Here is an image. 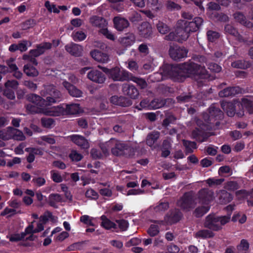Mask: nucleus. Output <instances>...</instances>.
<instances>
[{
  "mask_svg": "<svg viewBox=\"0 0 253 253\" xmlns=\"http://www.w3.org/2000/svg\"><path fill=\"white\" fill-rule=\"evenodd\" d=\"M204 20L200 17H196L190 22L185 20L179 21L178 24L180 25L181 27L178 29L180 31L178 33H181V39L186 40L189 37L190 33L199 30Z\"/></svg>",
  "mask_w": 253,
  "mask_h": 253,
  "instance_id": "nucleus-1",
  "label": "nucleus"
},
{
  "mask_svg": "<svg viewBox=\"0 0 253 253\" xmlns=\"http://www.w3.org/2000/svg\"><path fill=\"white\" fill-rule=\"evenodd\" d=\"M209 113H204L203 118L211 127L216 128L223 118V113L216 105L213 104L209 108Z\"/></svg>",
  "mask_w": 253,
  "mask_h": 253,
  "instance_id": "nucleus-2",
  "label": "nucleus"
},
{
  "mask_svg": "<svg viewBox=\"0 0 253 253\" xmlns=\"http://www.w3.org/2000/svg\"><path fill=\"white\" fill-rule=\"evenodd\" d=\"M29 102L33 104L26 105V110L31 114H42L45 115L47 103L45 100L40 95L30 94L27 98Z\"/></svg>",
  "mask_w": 253,
  "mask_h": 253,
  "instance_id": "nucleus-3",
  "label": "nucleus"
},
{
  "mask_svg": "<svg viewBox=\"0 0 253 253\" xmlns=\"http://www.w3.org/2000/svg\"><path fill=\"white\" fill-rule=\"evenodd\" d=\"M160 71L163 73L165 79L170 78L175 81L182 82L186 79V76L183 75L179 65L164 64L160 68Z\"/></svg>",
  "mask_w": 253,
  "mask_h": 253,
  "instance_id": "nucleus-4",
  "label": "nucleus"
},
{
  "mask_svg": "<svg viewBox=\"0 0 253 253\" xmlns=\"http://www.w3.org/2000/svg\"><path fill=\"white\" fill-rule=\"evenodd\" d=\"M228 216H217L214 214H209L205 219L204 227L214 231H218L222 229V226L230 220Z\"/></svg>",
  "mask_w": 253,
  "mask_h": 253,
  "instance_id": "nucleus-5",
  "label": "nucleus"
},
{
  "mask_svg": "<svg viewBox=\"0 0 253 253\" xmlns=\"http://www.w3.org/2000/svg\"><path fill=\"white\" fill-rule=\"evenodd\" d=\"M98 67L102 69L109 78L112 79L114 81L123 82L129 80L130 73L125 70H121L118 67H115L111 69H108L106 67H101L100 66H98Z\"/></svg>",
  "mask_w": 253,
  "mask_h": 253,
  "instance_id": "nucleus-6",
  "label": "nucleus"
},
{
  "mask_svg": "<svg viewBox=\"0 0 253 253\" xmlns=\"http://www.w3.org/2000/svg\"><path fill=\"white\" fill-rule=\"evenodd\" d=\"M42 95L46 97L45 100L47 103V106H50L53 103L59 102L62 98L60 91L53 85L45 86Z\"/></svg>",
  "mask_w": 253,
  "mask_h": 253,
  "instance_id": "nucleus-7",
  "label": "nucleus"
},
{
  "mask_svg": "<svg viewBox=\"0 0 253 253\" xmlns=\"http://www.w3.org/2000/svg\"><path fill=\"white\" fill-rule=\"evenodd\" d=\"M180 68L183 75L186 76V78L188 75H204L206 72L205 66L191 61L184 62L180 65Z\"/></svg>",
  "mask_w": 253,
  "mask_h": 253,
  "instance_id": "nucleus-8",
  "label": "nucleus"
},
{
  "mask_svg": "<svg viewBox=\"0 0 253 253\" xmlns=\"http://www.w3.org/2000/svg\"><path fill=\"white\" fill-rule=\"evenodd\" d=\"M196 205V202L190 192H186L177 201V206L182 211H189L194 209Z\"/></svg>",
  "mask_w": 253,
  "mask_h": 253,
  "instance_id": "nucleus-9",
  "label": "nucleus"
},
{
  "mask_svg": "<svg viewBox=\"0 0 253 253\" xmlns=\"http://www.w3.org/2000/svg\"><path fill=\"white\" fill-rule=\"evenodd\" d=\"M183 216V213L179 209H171L165 215L164 220L168 224L172 225L181 220Z\"/></svg>",
  "mask_w": 253,
  "mask_h": 253,
  "instance_id": "nucleus-10",
  "label": "nucleus"
},
{
  "mask_svg": "<svg viewBox=\"0 0 253 253\" xmlns=\"http://www.w3.org/2000/svg\"><path fill=\"white\" fill-rule=\"evenodd\" d=\"M198 197L200 203L209 205L213 200V192L209 188H203L199 191Z\"/></svg>",
  "mask_w": 253,
  "mask_h": 253,
  "instance_id": "nucleus-11",
  "label": "nucleus"
},
{
  "mask_svg": "<svg viewBox=\"0 0 253 253\" xmlns=\"http://www.w3.org/2000/svg\"><path fill=\"white\" fill-rule=\"evenodd\" d=\"M188 50L184 47H171L169 50L170 57L174 60L178 61L187 56Z\"/></svg>",
  "mask_w": 253,
  "mask_h": 253,
  "instance_id": "nucleus-12",
  "label": "nucleus"
},
{
  "mask_svg": "<svg viewBox=\"0 0 253 253\" xmlns=\"http://www.w3.org/2000/svg\"><path fill=\"white\" fill-rule=\"evenodd\" d=\"M36 47V48L30 50L29 54L31 56L37 57L43 54L46 50L50 49L52 44L49 42H44L37 44Z\"/></svg>",
  "mask_w": 253,
  "mask_h": 253,
  "instance_id": "nucleus-13",
  "label": "nucleus"
},
{
  "mask_svg": "<svg viewBox=\"0 0 253 253\" xmlns=\"http://www.w3.org/2000/svg\"><path fill=\"white\" fill-rule=\"evenodd\" d=\"M87 76L90 81L98 84H102L106 80L105 75L97 70H91L87 73Z\"/></svg>",
  "mask_w": 253,
  "mask_h": 253,
  "instance_id": "nucleus-14",
  "label": "nucleus"
},
{
  "mask_svg": "<svg viewBox=\"0 0 253 253\" xmlns=\"http://www.w3.org/2000/svg\"><path fill=\"white\" fill-rule=\"evenodd\" d=\"M139 35L145 39L152 37L153 32L151 25L148 22H143L138 27Z\"/></svg>",
  "mask_w": 253,
  "mask_h": 253,
  "instance_id": "nucleus-15",
  "label": "nucleus"
},
{
  "mask_svg": "<svg viewBox=\"0 0 253 253\" xmlns=\"http://www.w3.org/2000/svg\"><path fill=\"white\" fill-rule=\"evenodd\" d=\"M15 59L14 58H10L6 61L8 67L0 65V81L2 79L1 74H5L7 72H13V75L16 77V64L14 63Z\"/></svg>",
  "mask_w": 253,
  "mask_h": 253,
  "instance_id": "nucleus-16",
  "label": "nucleus"
},
{
  "mask_svg": "<svg viewBox=\"0 0 253 253\" xmlns=\"http://www.w3.org/2000/svg\"><path fill=\"white\" fill-rule=\"evenodd\" d=\"M66 110L64 104L48 108L46 107L45 115L49 116L58 117L65 114Z\"/></svg>",
  "mask_w": 253,
  "mask_h": 253,
  "instance_id": "nucleus-17",
  "label": "nucleus"
},
{
  "mask_svg": "<svg viewBox=\"0 0 253 253\" xmlns=\"http://www.w3.org/2000/svg\"><path fill=\"white\" fill-rule=\"evenodd\" d=\"M241 93V88L239 86H229L220 90L218 95L220 97H232Z\"/></svg>",
  "mask_w": 253,
  "mask_h": 253,
  "instance_id": "nucleus-18",
  "label": "nucleus"
},
{
  "mask_svg": "<svg viewBox=\"0 0 253 253\" xmlns=\"http://www.w3.org/2000/svg\"><path fill=\"white\" fill-rule=\"evenodd\" d=\"M69 137L73 143L82 149H88L89 147L87 139L84 136L78 134H73L69 136Z\"/></svg>",
  "mask_w": 253,
  "mask_h": 253,
  "instance_id": "nucleus-19",
  "label": "nucleus"
},
{
  "mask_svg": "<svg viewBox=\"0 0 253 253\" xmlns=\"http://www.w3.org/2000/svg\"><path fill=\"white\" fill-rule=\"evenodd\" d=\"M4 85L5 88L3 90V95L8 99H14L15 95L13 89L16 88V81H7Z\"/></svg>",
  "mask_w": 253,
  "mask_h": 253,
  "instance_id": "nucleus-20",
  "label": "nucleus"
},
{
  "mask_svg": "<svg viewBox=\"0 0 253 253\" xmlns=\"http://www.w3.org/2000/svg\"><path fill=\"white\" fill-rule=\"evenodd\" d=\"M123 92L131 99H135L139 95V91L136 87L131 84H125L123 86Z\"/></svg>",
  "mask_w": 253,
  "mask_h": 253,
  "instance_id": "nucleus-21",
  "label": "nucleus"
},
{
  "mask_svg": "<svg viewBox=\"0 0 253 253\" xmlns=\"http://www.w3.org/2000/svg\"><path fill=\"white\" fill-rule=\"evenodd\" d=\"M110 101L113 104L122 107H128L132 104V101L125 96H113L111 97Z\"/></svg>",
  "mask_w": 253,
  "mask_h": 253,
  "instance_id": "nucleus-22",
  "label": "nucleus"
},
{
  "mask_svg": "<svg viewBox=\"0 0 253 253\" xmlns=\"http://www.w3.org/2000/svg\"><path fill=\"white\" fill-rule=\"evenodd\" d=\"M233 16L236 22L248 28H251L253 27V23L247 19L246 16L242 12L237 11L233 14Z\"/></svg>",
  "mask_w": 253,
  "mask_h": 253,
  "instance_id": "nucleus-23",
  "label": "nucleus"
},
{
  "mask_svg": "<svg viewBox=\"0 0 253 253\" xmlns=\"http://www.w3.org/2000/svg\"><path fill=\"white\" fill-rule=\"evenodd\" d=\"M63 85L70 95L75 97H80L82 96L83 92L71 83L64 81L63 82Z\"/></svg>",
  "mask_w": 253,
  "mask_h": 253,
  "instance_id": "nucleus-24",
  "label": "nucleus"
},
{
  "mask_svg": "<svg viewBox=\"0 0 253 253\" xmlns=\"http://www.w3.org/2000/svg\"><path fill=\"white\" fill-rule=\"evenodd\" d=\"M128 147L124 143H116L114 147L111 149V152L113 155L116 156H124L126 155V151H127Z\"/></svg>",
  "mask_w": 253,
  "mask_h": 253,
  "instance_id": "nucleus-25",
  "label": "nucleus"
},
{
  "mask_svg": "<svg viewBox=\"0 0 253 253\" xmlns=\"http://www.w3.org/2000/svg\"><path fill=\"white\" fill-rule=\"evenodd\" d=\"M113 23L115 28L120 31H123L129 26V22L127 20L124 18L116 16L113 19Z\"/></svg>",
  "mask_w": 253,
  "mask_h": 253,
  "instance_id": "nucleus-26",
  "label": "nucleus"
},
{
  "mask_svg": "<svg viewBox=\"0 0 253 253\" xmlns=\"http://www.w3.org/2000/svg\"><path fill=\"white\" fill-rule=\"evenodd\" d=\"M65 49L70 54L76 57H79L82 54V46L76 43L66 45Z\"/></svg>",
  "mask_w": 253,
  "mask_h": 253,
  "instance_id": "nucleus-27",
  "label": "nucleus"
},
{
  "mask_svg": "<svg viewBox=\"0 0 253 253\" xmlns=\"http://www.w3.org/2000/svg\"><path fill=\"white\" fill-rule=\"evenodd\" d=\"M90 55L95 60L99 62L107 63L109 60L108 54L99 50L95 49L91 51Z\"/></svg>",
  "mask_w": 253,
  "mask_h": 253,
  "instance_id": "nucleus-28",
  "label": "nucleus"
},
{
  "mask_svg": "<svg viewBox=\"0 0 253 253\" xmlns=\"http://www.w3.org/2000/svg\"><path fill=\"white\" fill-rule=\"evenodd\" d=\"M90 22L92 25L102 29L105 28L107 25V22L103 17L98 16H93L90 19Z\"/></svg>",
  "mask_w": 253,
  "mask_h": 253,
  "instance_id": "nucleus-29",
  "label": "nucleus"
},
{
  "mask_svg": "<svg viewBox=\"0 0 253 253\" xmlns=\"http://www.w3.org/2000/svg\"><path fill=\"white\" fill-rule=\"evenodd\" d=\"M100 219L101 220V226L104 229L110 230L117 228V225L115 222L111 221L106 215H102L100 217Z\"/></svg>",
  "mask_w": 253,
  "mask_h": 253,
  "instance_id": "nucleus-30",
  "label": "nucleus"
},
{
  "mask_svg": "<svg viewBox=\"0 0 253 253\" xmlns=\"http://www.w3.org/2000/svg\"><path fill=\"white\" fill-rule=\"evenodd\" d=\"M219 202L221 204H227L230 202L233 199L231 194L225 190H222L219 193Z\"/></svg>",
  "mask_w": 253,
  "mask_h": 253,
  "instance_id": "nucleus-31",
  "label": "nucleus"
},
{
  "mask_svg": "<svg viewBox=\"0 0 253 253\" xmlns=\"http://www.w3.org/2000/svg\"><path fill=\"white\" fill-rule=\"evenodd\" d=\"M62 200L61 195L58 193H52L48 196V204L50 207L56 208L57 207L56 203L61 202Z\"/></svg>",
  "mask_w": 253,
  "mask_h": 253,
  "instance_id": "nucleus-32",
  "label": "nucleus"
},
{
  "mask_svg": "<svg viewBox=\"0 0 253 253\" xmlns=\"http://www.w3.org/2000/svg\"><path fill=\"white\" fill-rule=\"evenodd\" d=\"M192 135L193 138L200 142L206 141L208 139L207 134L198 128L193 130L192 132Z\"/></svg>",
  "mask_w": 253,
  "mask_h": 253,
  "instance_id": "nucleus-33",
  "label": "nucleus"
},
{
  "mask_svg": "<svg viewBox=\"0 0 253 253\" xmlns=\"http://www.w3.org/2000/svg\"><path fill=\"white\" fill-rule=\"evenodd\" d=\"M183 146L185 147L186 154L192 153L194 149L197 148V143L195 142L183 139L182 140Z\"/></svg>",
  "mask_w": 253,
  "mask_h": 253,
  "instance_id": "nucleus-34",
  "label": "nucleus"
},
{
  "mask_svg": "<svg viewBox=\"0 0 253 253\" xmlns=\"http://www.w3.org/2000/svg\"><path fill=\"white\" fill-rule=\"evenodd\" d=\"M171 147L170 142L167 139L164 140L161 148L162 151L161 157L163 158L168 157L170 153Z\"/></svg>",
  "mask_w": 253,
  "mask_h": 253,
  "instance_id": "nucleus-35",
  "label": "nucleus"
},
{
  "mask_svg": "<svg viewBox=\"0 0 253 253\" xmlns=\"http://www.w3.org/2000/svg\"><path fill=\"white\" fill-rule=\"evenodd\" d=\"M221 107L229 117H232L235 115V105L233 103L229 102L225 104H222Z\"/></svg>",
  "mask_w": 253,
  "mask_h": 253,
  "instance_id": "nucleus-36",
  "label": "nucleus"
},
{
  "mask_svg": "<svg viewBox=\"0 0 253 253\" xmlns=\"http://www.w3.org/2000/svg\"><path fill=\"white\" fill-rule=\"evenodd\" d=\"M135 41V37L133 34H129L126 37L122 38L121 44L125 47H127L132 45Z\"/></svg>",
  "mask_w": 253,
  "mask_h": 253,
  "instance_id": "nucleus-37",
  "label": "nucleus"
},
{
  "mask_svg": "<svg viewBox=\"0 0 253 253\" xmlns=\"http://www.w3.org/2000/svg\"><path fill=\"white\" fill-rule=\"evenodd\" d=\"M210 209V206L209 205L199 206L195 209L193 211V215L197 218L201 217Z\"/></svg>",
  "mask_w": 253,
  "mask_h": 253,
  "instance_id": "nucleus-38",
  "label": "nucleus"
},
{
  "mask_svg": "<svg viewBox=\"0 0 253 253\" xmlns=\"http://www.w3.org/2000/svg\"><path fill=\"white\" fill-rule=\"evenodd\" d=\"M160 137V133L158 131H154L148 134L146 139V144L150 147L157 141Z\"/></svg>",
  "mask_w": 253,
  "mask_h": 253,
  "instance_id": "nucleus-39",
  "label": "nucleus"
},
{
  "mask_svg": "<svg viewBox=\"0 0 253 253\" xmlns=\"http://www.w3.org/2000/svg\"><path fill=\"white\" fill-rule=\"evenodd\" d=\"M231 66L235 68L246 69L251 66V63L244 60H238L232 62Z\"/></svg>",
  "mask_w": 253,
  "mask_h": 253,
  "instance_id": "nucleus-40",
  "label": "nucleus"
},
{
  "mask_svg": "<svg viewBox=\"0 0 253 253\" xmlns=\"http://www.w3.org/2000/svg\"><path fill=\"white\" fill-rule=\"evenodd\" d=\"M24 72L27 76L31 77H36L39 74L37 69L30 64L24 65Z\"/></svg>",
  "mask_w": 253,
  "mask_h": 253,
  "instance_id": "nucleus-41",
  "label": "nucleus"
},
{
  "mask_svg": "<svg viewBox=\"0 0 253 253\" xmlns=\"http://www.w3.org/2000/svg\"><path fill=\"white\" fill-rule=\"evenodd\" d=\"M65 114L75 115L80 112V107L79 104H72L70 105H66Z\"/></svg>",
  "mask_w": 253,
  "mask_h": 253,
  "instance_id": "nucleus-42",
  "label": "nucleus"
},
{
  "mask_svg": "<svg viewBox=\"0 0 253 253\" xmlns=\"http://www.w3.org/2000/svg\"><path fill=\"white\" fill-rule=\"evenodd\" d=\"M129 80H131L137 84V85H138L141 89H144L147 86V84L144 79L133 76L131 73H130Z\"/></svg>",
  "mask_w": 253,
  "mask_h": 253,
  "instance_id": "nucleus-43",
  "label": "nucleus"
},
{
  "mask_svg": "<svg viewBox=\"0 0 253 253\" xmlns=\"http://www.w3.org/2000/svg\"><path fill=\"white\" fill-rule=\"evenodd\" d=\"M196 237L202 239L211 238L214 236V234L208 229H203L198 231L196 233Z\"/></svg>",
  "mask_w": 253,
  "mask_h": 253,
  "instance_id": "nucleus-44",
  "label": "nucleus"
},
{
  "mask_svg": "<svg viewBox=\"0 0 253 253\" xmlns=\"http://www.w3.org/2000/svg\"><path fill=\"white\" fill-rule=\"evenodd\" d=\"M249 243L245 239H242L240 244L237 246V249L241 253H249Z\"/></svg>",
  "mask_w": 253,
  "mask_h": 253,
  "instance_id": "nucleus-45",
  "label": "nucleus"
},
{
  "mask_svg": "<svg viewBox=\"0 0 253 253\" xmlns=\"http://www.w3.org/2000/svg\"><path fill=\"white\" fill-rule=\"evenodd\" d=\"M42 126L46 128H51L55 124L54 120L50 118H42L41 119Z\"/></svg>",
  "mask_w": 253,
  "mask_h": 253,
  "instance_id": "nucleus-46",
  "label": "nucleus"
},
{
  "mask_svg": "<svg viewBox=\"0 0 253 253\" xmlns=\"http://www.w3.org/2000/svg\"><path fill=\"white\" fill-rule=\"evenodd\" d=\"M212 16L214 20L219 22H226L229 20V18L227 15L223 13H218L214 12L212 13Z\"/></svg>",
  "mask_w": 253,
  "mask_h": 253,
  "instance_id": "nucleus-47",
  "label": "nucleus"
},
{
  "mask_svg": "<svg viewBox=\"0 0 253 253\" xmlns=\"http://www.w3.org/2000/svg\"><path fill=\"white\" fill-rule=\"evenodd\" d=\"M156 27L160 33L161 34H166L170 31L169 27L165 23L159 21L156 25Z\"/></svg>",
  "mask_w": 253,
  "mask_h": 253,
  "instance_id": "nucleus-48",
  "label": "nucleus"
},
{
  "mask_svg": "<svg viewBox=\"0 0 253 253\" xmlns=\"http://www.w3.org/2000/svg\"><path fill=\"white\" fill-rule=\"evenodd\" d=\"M169 207V204L168 202L160 201L158 205L154 208V210L156 212L164 211L167 210Z\"/></svg>",
  "mask_w": 253,
  "mask_h": 253,
  "instance_id": "nucleus-49",
  "label": "nucleus"
},
{
  "mask_svg": "<svg viewBox=\"0 0 253 253\" xmlns=\"http://www.w3.org/2000/svg\"><path fill=\"white\" fill-rule=\"evenodd\" d=\"M115 222L118 224L119 228L122 231H125L127 230L129 226V223L127 220L124 219H116Z\"/></svg>",
  "mask_w": 253,
  "mask_h": 253,
  "instance_id": "nucleus-50",
  "label": "nucleus"
},
{
  "mask_svg": "<svg viewBox=\"0 0 253 253\" xmlns=\"http://www.w3.org/2000/svg\"><path fill=\"white\" fill-rule=\"evenodd\" d=\"M150 78L153 82H159L165 80L163 73L160 70L158 72L154 73L150 76Z\"/></svg>",
  "mask_w": 253,
  "mask_h": 253,
  "instance_id": "nucleus-51",
  "label": "nucleus"
},
{
  "mask_svg": "<svg viewBox=\"0 0 253 253\" xmlns=\"http://www.w3.org/2000/svg\"><path fill=\"white\" fill-rule=\"evenodd\" d=\"M159 232V227L155 224H151L147 230V233L151 237L157 236Z\"/></svg>",
  "mask_w": 253,
  "mask_h": 253,
  "instance_id": "nucleus-52",
  "label": "nucleus"
},
{
  "mask_svg": "<svg viewBox=\"0 0 253 253\" xmlns=\"http://www.w3.org/2000/svg\"><path fill=\"white\" fill-rule=\"evenodd\" d=\"M54 216L51 211H46L44 212L43 215H42L40 217V221L42 222V223L45 224L48 220L49 219H53Z\"/></svg>",
  "mask_w": 253,
  "mask_h": 253,
  "instance_id": "nucleus-53",
  "label": "nucleus"
},
{
  "mask_svg": "<svg viewBox=\"0 0 253 253\" xmlns=\"http://www.w3.org/2000/svg\"><path fill=\"white\" fill-rule=\"evenodd\" d=\"M34 227L33 225H29L25 230V233H22L21 235L17 233V241H20L25 238V235L26 234H32L35 233Z\"/></svg>",
  "mask_w": 253,
  "mask_h": 253,
  "instance_id": "nucleus-54",
  "label": "nucleus"
},
{
  "mask_svg": "<svg viewBox=\"0 0 253 253\" xmlns=\"http://www.w3.org/2000/svg\"><path fill=\"white\" fill-rule=\"evenodd\" d=\"M224 181L223 178H209L206 180L207 183L209 186L221 185Z\"/></svg>",
  "mask_w": 253,
  "mask_h": 253,
  "instance_id": "nucleus-55",
  "label": "nucleus"
},
{
  "mask_svg": "<svg viewBox=\"0 0 253 253\" xmlns=\"http://www.w3.org/2000/svg\"><path fill=\"white\" fill-rule=\"evenodd\" d=\"M36 24V21L34 19H29L24 22L22 24V28L24 30L33 28Z\"/></svg>",
  "mask_w": 253,
  "mask_h": 253,
  "instance_id": "nucleus-56",
  "label": "nucleus"
},
{
  "mask_svg": "<svg viewBox=\"0 0 253 253\" xmlns=\"http://www.w3.org/2000/svg\"><path fill=\"white\" fill-rule=\"evenodd\" d=\"M123 209V205L122 203H116L110 209H108L105 213L111 214L113 212L120 211Z\"/></svg>",
  "mask_w": 253,
  "mask_h": 253,
  "instance_id": "nucleus-57",
  "label": "nucleus"
},
{
  "mask_svg": "<svg viewBox=\"0 0 253 253\" xmlns=\"http://www.w3.org/2000/svg\"><path fill=\"white\" fill-rule=\"evenodd\" d=\"M208 40L211 42H213L219 38V33L215 31L209 30L207 33Z\"/></svg>",
  "mask_w": 253,
  "mask_h": 253,
  "instance_id": "nucleus-58",
  "label": "nucleus"
},
{
  "mask_svg": "<svg viewBox=\"0 0 253 253\" xmlns=\"http://www.w3.org/2000/svg\"><path fill=\"white\" fill-rule=\"evenodd\" d=\"M166 6L167 9L168 10H170V11H172V10H179L181 8V6H180V5H179L177 3H176L175 2H174L173 1H170V0L167 1V3L166 4Z\"/></svg>",
  "mask_w": 253,
  "mask_h": 253,
  "instance_id": "nucleus-59",
  "label": "nucleus"
},
{
  "mask_svg": "<svg viewBox=\"0 0 253 253\" xmlns=\"http://www.w3.org/2000/svg\"><path fill=\"white\" fill-rule=\"evenodd\" d=\"M86 37V35L83 31H79L73 33V38L76 42L82 41L85 39Z\"/></svg>",
  "mask_w": 253,
  "mask_h": 253,
  "instance_id": "nucleus-60",
  "label": "nucleus"
},
{
  "mask_svg": "<svg viewBox=\"0 0 253 253\" xmlns=\"http://www.w3.org/2000/svg\"><path fill=\"white\" fill-rule=\"evenodd\" d=\"M85 196L87 198L93 200H96L98 198V193L91 188L86 190Z\"/></svg>",
  "mask_w": 253,
  "mask_h": 253,
  "instance_id": "nucleus-61",
  "label": "nucleus"
},
{
  "mask_svg": "<svg viewBox=\"0 0 253 253\" xmlns=\"http://www.w3.org/2000/svg\"><path fill=\"white\" fill-rule=\"evenodd\" d=\"M99 33L104 36L107 39L114 41L115 40V36L111 32H110L107 28H102L100 29Z\"/></svg>",
  "mask_w": 253,
  "mask_h": 253,
  "instance_id": "nucleus-62",
  "label": "nucleus"
},
{
  "mask_svg": "<svg viewBox=\"0 0 253 253\" xmlns=\"http://www.w3.org/2000/svg\"><path fill=\"white\" fill-rule=\"evenodd\" d=\"M16 213V211L14 209L6 208L1 213L0 215L2 216H6L8 218Z\"/></svg>",
  "mask_w": 253,
  "mask_h": 253,
  "instance_id": "nucleus-63",
  "label": "nucleus"
},
{
  "mask_svg": "<svg viewBox=\"0 0 253 253\" xmlns=\"http://www.w3.org/2000/svg\"><path fill=\"white\" fill-rule=\"evenodd\" d=\"M224 31L226 33L236 36L238 34L237 30L231 25L227 24L224 27Z\"/></svg>",
  "mask_w": 253,
  "mask_h": 253,
  "instance_id": "nucleus-64",
  "label": "nucleus"
}]
</instances>
